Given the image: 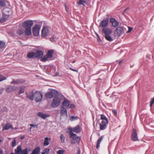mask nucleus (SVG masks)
I'll use <instances>...</instances> for the list:
<instances>
[{
  "label": "nucleus",
  "instance_id": "4c0bfd02",
  "mask_svg": "<svg viewBox=\"0 0 154 154\" xmlns=\"http://www.w3.org/2000/svg\"><path fill=\"white\" fill-rule=\"evenodd\" d=\"M28 148H26L25 149L22 150L21 154H28Z\"/></svg>",
  "mask_w": 154,
  "mask_h": 154
},
{
  "label": "nucleus",
  "instance_id": "864d4df0",
  "mask_svg": "<svg viewBox=\"0 0 154 154\" xmlns=\"http://www.w3.org/2000/svg\"><path fill=\"white\" fill-rule=\"evenodd\" d=\"M69 69L70 70H72V71H75V72H77V71L76 70L74 69H72V68H70Z\"/></svg>",
  "mask_w": 154,
  "mask_h": 154
},
{
  "label": "nucleus",
  "instance_id": "c756f323",
  "mask_svg": "<svg viewBox=\"0 0 154 154\" xmlns=\"http://www.w3.org/2000/svg\"><path fill=\"white\" fill-rule=\"evenodd\" d=\"M104 37L107 41L109 42H112L113 40V38L111 37L110 35H105Z\"/></svg>",
  "mask_w": 154,
  "mask_h": 154
},
{
  "label": "nucleus",
  "instance_id": "7ed1b4c3",
  "mask_svg": "<svg viewBox=\"0 0 154 154\" xmlns=\"http://www.w3.org/2000/svg\"><path fill=\"white\" fill-rule=\"evenodd\" d=\"M62 106L68 108H73L75 107V105L73 104H70V101L66 98H65L62 103Z\"/></svg>",
  "mask_w": 154,
  "mask_h": 154
},
{
  "label": "nucleus",
  "instance_id": "bf43d9fd",
  "mask_svg": "<svg viewBox=\"0 0 154 154\" xmlns=\"http://www.w3.org/2000/svg\"><path fill=\"white\" fill-rule=\"evenodd\" d=\"M75 60L73 61V63H75Z\"/></svg>",
  "mask_w": 154,
  "mask_h": 154
},
{
  "label": "nucleus",
  "instance_id": "09e8293b",
  "mask_svg": "<svg viewBox=\"0 0 154 154\" xmlns=\"http://www.w3.org/2000/svg\"><path fill=\"white\" fill-rule=\"evenodd\" d=\"M16 141L15 140H14L12 142V146L14 147L16 146Z\"/></svg>",
  "mask_w": 154,
  "mask_h": 154
},
{
  "label": "nucleus",
  "instance_id": "58836bf2",
  "mask_svg": "<svg viewBox=\"0 0 154 154\" xmlns=\"http://www.w3.org/2000/svg\"><path fill=\"white\" fill-rule=\"evenodd\" d=\"M60 138L61 140V142L62 143H63L65 142V137L63 134L60 135Z\"/></svg>",
  "mask_w": 154,
  "mask_h": 154
},
{
  "label": "nucleus",
  "instance_id": "c03bdc74",
  "mask_svg": "<svg viewBox=\"0 0 154 154\" xmlns=\"http://www.w3.org/2000/svg\"><path fill=\"white\" fill-rule=\"evenodd\" d=\"M6 79V78L4 77L2 75L0 74V82L5 80Z\"/></svg>",
  "mask_w": 154,
  "mask_h": 154
},
{
  "label": "nucleus",
  "instance_id": "c85d7f7f",
  "mask_svg": "<svg viewBox=\"0 0 154 154\" xmlns=\"http://www.w3.org/2000/svg\"><path fill=\"white\" fill-rule=\"evenodd\" d=\"M26 30L25 31V34L26 35H29L31 34V28H25Z\"/></svg>",
  "mask_w": 154,
  "mask_h": 154
},
{
  "label": "nucleus",
  "instance_id": "cd10ccee",
  "mask_svg": "<svg viewBox=\"0 0 154 154\" xmlns=\"http://www.w3.org/2000/svg\"><path fill=\"white\" fill-rule=\"evenodd\" d=\"M22 151L21 147L20 146H18L17 148L15 150L16 154H20Z\"/></svg>",
  "mask_w": 154,
  "mask_h": 154
},
{
  "label": "nucleus",
  "instance_id": "6e6552de",
  "mask_svg": "<svg viewBox=\"0 0 154 154\" xmlns=\"http://www.w3.org/2000/svg\"><path fill=\"white\" fill-rule=\"evenodd\" d=\"M10 10L8 8H4L2 11L3 17L4 20H6L9 17V13Z\"/></svg>",
  "mask_w": 154,
  "mask_h": 154
},
{
  "label": "nucleus",
  "instance_id": "2f4dec72",
  "mask_svg": "<svg viewBox=\"0 0 154 154\" xmlns=\"http://www.w3.org/2000/svg\"><path fill=\"white\" fill-rule=\"evenodd\" d=\"M101 119L102 120V121L108 122V119L104 115H101Z\"/></svg>",
  "mask_w": 154,
  "mask_h": 154
},
{
  "label": "nucleus",
  "instance_id": "4be33fe9",
  "mask_svg": "<svg viewBox=\"0 0 154 154\" xmlns=\"http://www.w3.org/2000/svg\"><path fill=\"white\" fill-rule=\"evenodd\" d=\"M40 150V147L38 146L33 149L31 154H39Z\"/></svg>",
  "mask_w": 154,
  "mask_h": 154
},
{
  "label": "nucleus",
  "instance_id": "f8f14e48",
  "mask_svg": "<svg viewBox=\"0 0 154 154\" xmlns=\"http://www.w3.org/2000/svg\"><path fill=\"white\" fill-rule=\"evenodd\" d=\"M108 24V20L107 19H104L100 23V26L101 27L106 28Z\"/></svg>",
  "mask_w": 154,
  "mask_h": 154
},
{
  "label": "nucleus",
  "instance_id": "e433bc0d",
  "mask_svg": "<svg viewBox=\"0 0 154 154\" xmlns=\"http://www.w3.org/2000/svg\"><path fill=\"white\" fill-rule=\"evenodd\" d=\"M5 48V43L2 41H0V48Z\"/></svg>",
  "mask_w": 154,
  "mask_h": 154
},
{
  "label": "nucleus",
  "instance_id": "39448f33",
  "mask_svg": "<svg viewBox=\"0 0 154 154\" xmlns=\"http://www.w3.org/2000/svg\"><path fill=\"white\" fill-rule=\"evenodd\" d=\"M33 24L32 20H27L24 21L22 24L23 27L25 28H31Z\"/></svg>",
  "mask_w": 154,
  "mask_h": 154
},
{
  "label": "nucleus",
  "instance_id": "de8ad7c7",
  "mask_svg": "<svg viewBox=\"0 0 154 154\" xmlns=\"http://www.w3.org/2000/svg\"><path fill=\"white\" fill-rule=\"evenodd\" d=\"M154 103V97H153V98H152V100L151 101L150 104V106L151 107L152 106L153 104Z\"/></svg>",
  "mask_w": 154,
  "mask_h": 154
},
{
  "label": "nucleus",
  "instance_id": "aec40b11",
  "mask_svg": "<svg viewBox=\"0 0 154 154\" xmlns=\"http://www.w3.org/2000/svg\"><path fill=\"white\" fill-rule=\"evenodd\" d=\"M35 57L37 58H41L43 55V52L41 50H39L35 53Z\"/></svg>",
  "mask_w": 154,
  "mask_h": 154
},
{
  "label": "nucleus",
  "instance_id": "423d86ee",
  "mask_svg": "<svg viewBox=\"0 0 154 154\" xmlns=\"http://www.w3.org/2000/svg\"><path fill=\"white\" fill-rule=\"evenodd\" d=\"M34 97L35 100L36 102H39L41 101L43 98L42 94L40 92L36 91L35 92Z\"/></svg>",
  "mask_w": 154,
  "mask_h": 154
},
{
  "label": "nucleus",
  "instance_id": "3c124183",
  "mask_svg": "<svg viewBox=\"0 0 154 154\" xmlns=\"http://www.w3.org/2000/svg\"><path fill=\"white\" fill-rule=\"evenodd\" d=\"M75 117L73 116H71L70 117V119L72 120H75Z\"/></svg>",
  "mask_w": 154,
  "mask_h": 154
},
{
  "label": "nucleus",
  "instance_id": "4468645a",
  "mask_svg": "<svg viewBox=\"0 0 154 154\" xmlns=\"http://www.w3.org/2000/svg\"><path fill=\"white\" fill-rule=\"evenodd\" d=\"M37 115L43 119H46L47 118L50 116L49 115L44 113L42 112H38L37 114Z\"/></svg>",
  "mask_w": 154,
  "mask_h": 154
},
{
  "label": "nucleus",
  "instance_id": "603ef678",
  "mask_svg": "<svg viewBox=\"0 0 154 154\" xmlns=\"http://www.w3.org/2000/svg\"><path fill=\"white\" fill-rule=\"evenodd\" d=\"M50 39L51 42H53L54 41V37H52L50 38Z\"/></svg>",
  "mask_w": 154,
  "mask_h": 154
},
{
  "label": "nucleus",
  "instance_id": "a19ab883",
  "mask_svg": "<svg viewBox=\"0 0 154 154\" xmlns=\"http://www.w3.org/2000/svg\"><path fill=\"white\" fill-rule=\"evenodd\" d=\"M5 3L4 0H1L0 1V5L2 7H4L5 6Z\"/></svg>",
  "mask_w": 154,
  "mask_h": 154
},
{
  "label": "nucleus",
  "instance_id": "f704fd0d",
  "mask_svg": "<svg viewBox=\"0 0 154 154\" xmlns=\"http://www.w3.org/2000/svg\"><path fill=\"white\" fill-rule=\"evenodd\" d=\"M48 59H49V58H48V56L46 55L44 56L43 57L41 58V61L42 62L45 61H47Z\"/></svg>",
  "mask_w": 154,
  "mask_h": 154
},
{
  "label": "nucleus",
  "instance_id": "393cba45",
  "mask_svg": "<svg viewBox=\"0 0 154 154\" xmlns=\"http://www.w3.org/2000/svg\"><path fill=\"white\" fill-rule=\"evenodd\" d=\"M10 128L13 129L12 125L9 123H8L6 124L3 127V130H7L9 129Z\"/></svg>",
  "mask_w": 154,
  "mask_h": 154
},
{
  "label": "nucleus",
  "instance_id": "0e129e2a",
  "mask_svg": "<svg viewBox=\"0 0 154 154\" xmlns=\"http://www.w3.org/2000/svg\"><path fill=\"white\" fill-rule=\"evenodd\" d=\"M2 140H1L0 139V143L1 142Z\"/></svg>",
  "mask_w": 154,
  "mask_h": 154
},
{
  "label": "nucleus",
  "instance_id": "f03ea898",
  "mask_svg": "<svg viewBox=\"0 0 154 154\" xmlns=\"http://www.w3.org/2000/svg\"><path fill=\"white\" fill-rule=\"evenodd\" d=\"M70 137L71 138V142L72 144H75L76 143H79L80 140V138L79 137L77 136V135L75 134H71L69 135Z\"/></svg>",
  "mask_w": 154,
  "mask_h": 154
},
{
  "label": "nucleus",
  "instance_id": "ea45409f",
  "mask_svg": "<svg viewBox=\"0 0 154 154\" xmlns=\"http://www.w3.org/2000/svg\"><path fill=\"white\" fill-rule=\"evenodd\" d=\"M49 151L50 149H46L44 150L43 152L41 154H48Z\"/></svg>",
  "mask_w": 154,
  "mask_h": 154
},
{
  "label": "nucleus",
  "instance_id": "774afa93",
  "mask_svg": "<svg viewBox=\"0 0 154 154\" xmlns=\"http://www.w3.org/2000/svg\"><path fill=\"white\" fill-rule=\"evenodd\" d=\"M23 127H22V128H21V129H23Z\"/></svg>",
  "mask_w": 154,
  "mask_h": 154
},
{
  "label": "nucleus",
  "instance_id": "9b49d317",
  "mask_svg": "<svg viewBox=\"0 0 154 154\" xmlns=\"http://www.w3.org/2000/svg\"><path fill=\"white\" fill-rule=\"evenodd\" d=\"M108 122L102 121L100 124V129L101 130H104L107 127V125L108 124Z\"/></svg>",
  "mask_w": 154,
  "mask_h": 154
},
{
  "label": "nucleus",
  "instance_id": "dca6fc26",
  "mask_svg": "<svg viewBox=\"0 0 154 154\" xmlns=\"http://www.w3.org/2000/svg\"><path fill=\"white\" fill-rule=\"evenodd\" d=\"M25 81L23 79H18L15 80L14 79H12V81L11 82V84H14L15 85L22 84L24 83Z\"/></svg>",
  "mask_w": 154,
  "mask_h": 154
},
{
  "label": "nucleus",
  "instance_id": "49530a36",
  "mask_svg": "<svg viewBox=\"0 0 154 154\" xmlns=\"http://www.w3.org/2000/svg\"><path fill=\"white\" fill-rule=\"evenodd\" d=\"M112 112L114 115L115 116H117V111L116 110H113L112 111Z\"/></svg>",
  "mask_w": 154,
  "mask_h": 154
},
{
  "label": "nucleus",
  "instance_id": "bb28decb",
  "mask_svg": "<svg viewBox=\"0 0 154 154\" xmlns=\"http://www.w3.org/2000/svg\"><path fill=\"white\" fill-rule=\"evenodd\" d=\"M81 131V127L78 125L73 128V132L76 133H78Z\"/></svg>",
  "mask_w": 154,
  "mask_h": 154
},
{
  "label": "nucleus",
  "instance_id": "f3484780",
  "mask_svg": "<svg viewBox=\"0 0 154 154\" xmlns=\"http://www.w3.org/2000/svg\"><path fill=\"white\" fill-rule=\"evenodd\" d=\"M60 115L62 116L65 115L66 116H67L68 114L67 113V111L65 108L63 107H62L61 108Z\"/></svg>",
  "mask_w": 154,
  "mask_h": 154
},
{
  "label": "nucleus",
  "instance_id": "c9c22d12",
  "mask_svg": "<svg viewBox=\"0 0 154 154\" xmlns=\"http://www.w3.org/2000/svg\"><path fill=\"white\" fill-rule=\"evenodd\" d=\"M25 87L24 86H21L20 87V90L19 92V94L23 93L24 92Z\"/></svg>",
  "mask_w": 154,
  "mask_h": 154
},
{
  "label": "nucleus",
  "instance_id": "473e14b6",
  "mask_svg": "<svg viewBox=\"0 0 154 154\" xmlns=\"http://www.w3.org/2000/svg\"><path fill=\"white\" fill-rule=\"evenodd\" d=\"M86 3V0H79L78 5H85V4Z\"/></svg>",
  "mask_w": 154,
  "mask_h": 154
},
{
  "label": "nucleus",
  "instance_id": "72a5a7b5",
  "mask_svg": "<svg viewBox=\"0 0 154 154\" xmlns=\"http://www.w3.org/2000/svg\"><path fill=\"white\" fill-rule=\"evenodd\" d=\"M38 124L33 125L32 124H30L29 125L30 126V131H31V130L32 128H38Z\"/></svg>",
  "mask_w": 154,
  "mask_h": 154
},
{
  "label": "nucleus",
  "instance_id": "13d9d810",
  "mask_svg": "<svg viewBox=\"0 0 154 154\" xmlns=\"http://www.w3.org/2000/svg\"><path fill=\"white\" fill-rule=\"evenodd\" d=\"M59 74V73H58L55 76H57L58 75V74Z\"/></svg>",
  "mask_w": 154,
  "mask_h": 154
},
{
  "label": "nucleus",
  "instance_id": "ddd939ff",
  "mask_svg": "<svg viewBox=\"0 0 154 154\" xmlns=\"http://www.w3.org/2000/svg\"><path fill=\"white\" fill-rule=\"evenodd\" d=\"M27 97L31 100H33L34 97L35 96V92L34 93L33 91H31L29 93L26 92V93Z\"/></svg>",
  "mask_w": 154,
  "mask_h": 154
},
{
  "label": "nucleus",
  "instance_id": "9d476101",
  "mask_svg": "<svg viewBox=\"0 0 154 154\" xmlns=\"http://www.w3.org/2000/svg\"><path fill=\"white\" fill-rule=\"evenodd\" d=\"M131 138L132 140L134 141H136L138 140L137 134L135 129H133L132 130Z\"/></svg>",
  "mask_w": 154,
  "mask_h": 154
},
{
  "label": "nucleus",
  "instance_id": "4d7b16f0",
  "mask_svg": "<svg viewBox=\"0 0 154 154\" xmlns=\"http://www.w3.org/2000/svg\"><path fill=\"white\" fill-rule=\"evenodd\" d=\"M65 7L66 10L67 12H68V8H67V7H66V5L65 6Z\"/></svg>",
  "mask_w": 154,
  "mask_h": 154
},
{
  "label": "nucleus",
  "instance_id": "6e6d98bb",
  "mask_svg": "<svg viewBox=\"0 0 154 154\" xmlns=\"http://www.w3.org/2000/svg\"><path fill=\"white\" fill-rule=\"evenodd\" d=\"M0 154H3V151L1 149H0Z\"/></svg>",
  "mask_w": 154,
  "mask_h": 154
},
{
  "label": "nucleus",
  "instance_id": "e2e57ef3",
  "mask_svg": "<svg viewBox=\"0 0 154 154\" xmlns=\"http://www.w3.org/2000/svg\"><path fill=\"white\" fill-rule=\"evenodd\" d=\"M23 137H21V139H23Z\"/></svg>",
  "mask_w": 154,
  "mask_h": 154
},
{
  "label": "nucleus",
  "instance_id": "2eb2a0df",
  "mask_svg": "<svg viewBox=\"0 0 154 154\" xmlns=\"http://www.w3.org/2000/svg\"><path fill=\"white\" fill-rule=\"evenodd\" d=\"M102 32L105 35H110L112 33V30L108 28H103L102 30Z\"/></svg>",
  "mask_w": 154,
  "mask_h": 154
},
{
  "label": "nucleus",
  "instance_id": "8fccbe9b",
  "mask_svg": "<svg viewBox=\"0 0 154 154\" xmlns=\"http://www.w3.org/2000/svg\"><path fill=\"white\" fill-rule=\"evenodd\" d=\"M128 30L127 32L128 33L130 32L133 29V28H131V27H128Z\"/></svg>",
  "mask_w": 154,
  "mask_h": 154
},
{
  "label": "nucleus",
  "instance_id": "79ce46f5",
  "mask_svg": "<svg viewBox=\"0 0 154 154\" xmlns=\"http://www.w3.org/2000/svg\"><path fill=\"white\" fill-rule=\"evenodd\" d=\"M24 33V30L23 29H20L17 31V33L19 35H22Z\"/></svg>",
  "mask_w": 154,
  "mask_h": 154
},
{
  "label": "nucleus",
  "instance_id": "1a4fd4ad",
  "mask_svg": "<svg viewBox=\"0 0 154 154\" xmlns=\"http://www.w3.org/2000/svg\"><path fill=\"white\" fill-rule=\"evenodd\" d=\"M124 33V31L123 28L122 27L120 26L117 27L114 32L115 35L118 37L120 36Z\"/></svg>",
  "mask_w": 154,
  "mask_h": 154
},
{
  "label": "nucleus",
  "instance_id": "a211bd4d",
  "mask_svg": "<svg viewBox=\"0 0 154 154\" xmlns=\"http://www.w3.org/2000/svg\"><path fill=\"white\" fill-rule=\"evenodd\" d=\"M110 22L114 27H116L119 25V22L115 18H111L110 19Z\"/></svg>",
  "mask_w": 154,
  "mask_h": 154
},
{
  "label": "nucleus",
  "instance_id": "680f3d73",
  "mask_svg": "<svg viewBox=\"0 0 154 154\" xmlns=\"http://www.w3.org/2000/svg\"><path fill=\"white\" fill-rule=\"evenodd\" d=\"M15 129H17V128H14Z\"/></svg>",
  "mask_w": 154,
  "mask_h": 154
},
{
  "label": "nucleus",
  "instance_id": "412c9836",
  "mask_svg": "<svg viewBox=\"0 0 154 154\" xmlns=\"http://www.w3.org/2000/svg\"><path fill=\"white\" fill-rule=\"evenodd\" d=\"M48 32V28L46 27H44L42 31V36L44 37L47 36Z\"/></svg>",
  "mask_w": 154,
  "mask_h": 154
},
{
  "label": "nucleus",
  "instance_id": "0eeeda50",
  "mask_svg": "<svg viewBox=\"0 0 154 154\" xmlns=\"http://www.w3.org/2000/svg\"><path fill=\"white\" fill-rule=\"evenodd\" d=\"M41 27L37 24L35 25L33 27L32 31L34 35L38 36L39 35Z\"/></svg>",
  "mask_w": 154,
  "mask_h": 154
},
{
  "label": "nucleus",
  "instance_id": "b1692460",
  "mask_svg": "<svg viewBox=\"0 0 154 154\" xmlns=\"http://www.w3.org/2000/svg\"><path fill=\"white\" fill-rule=\"evenodd\" d=\"M54 53V51L53 50H51L48 51L46 55L48 56V58L50 59L52 57L53 54Z\"/></svg>",
  "mask_w": 154,
  "mask_h": 154
},
{
  "label": "nucleus",
  "instance_id": "20e7f679",
  "mask_svg": "<svg viewBox=\"0 0 154 154\" xmlns=\"http://www.w3.org/2000/svg\"><path fill=\"white\" fill-rule=\"evenodd\" d=\"M60 98L57 97H55L53 100L51 106L53 108H56L60 105Z\"/></svg>",
  "mask_w": 154,
  "mask_h": 154
},
{
  "label": "nucleus",
  "instance_id": "f257e3e1",
  "mask_svg": "<svg viewBox=\"0 0 154 154\" xmlns=\"http://www.w3.org/2000/svg\"><path fill=\"white\" fill-rule=\"evenodd\" d=\"M59 92L55 90H53L46 93L45 94V97L47 98L50 99L52 98L54 96H59Z\"/></svg>",
  "mask_w": 154,
  "mask_h": 154
},
{
  "label": "nucleus",
  "instance_id": "6ab92c4d",
  "mask_svg": "<svg viewBox=\"0 0 154 154\" xmlns=\"http://www.w3.org/2000/svg\"><path fill=\"white\" fill-rule=\"evenodd\" d=\"M16 89V87L14 86L8 85L6 89L7 92H10Z\"/></svg>",
  "mask_w": 154,
  "mask_h": 154
},
{
  "label": "nucleus",
  "instance_id": "5fc2aeb1",
  "mask_svg": "<svg viewBox=\"0 0 154 154\" xmlns=\"http://www.w3.org/2000/svg\"><path fill=\"white\" fill-rule=\"evenodd\" d=\"M119 61V65H120L121 64V63L122 62V60H118ZM118 61H117V62H118Z\"/></svg>",
  "mask_w": 154,
  "mask_h": 154
},
{
  "label": "nucleus",
  "instance_id": "a18cd8bd",
  "mask_svg": "<svg viewBox=\"0 0 154 154\" xmlns=\"http://www.w3.org/2000/svg\"><path fill=\"white\" fill-rule=\"evenodd\" d=\"M68 130L69 131V135L71 134H74L73 132V128H68Z\"/></svg>",
  "mask_w": 154,
  "mask_h": 154
},
{
  "label": "nucleus",
  "instance_id": "052dcab7",
  "mask_svg": "<svg viewBox=\"0 0 154 154\" xmlns=\"http://www.w3.org/2000/svg\"><path fill=\"white\" fill-rule=\"evenodd\" d=\"M42 22H40V23L41 24V25L42 24Z\"/></svg>",
  "mask_w": 154,
  "mask_h": 154
},
{
  "label": "nucleus",
  "instance_id": "5701e85b",
  "mask_svg": "<svg viewBox=\"0 0 154 154\" xmlns=\"http://www.w3.org/2000/svg\"><path fill=\"white\" fill-rule=\"evenodd\" d=\"M104 137L103 136H101L100 137L97 141V143L96 144V148L97 149H98L99 148L100 146V143L103 140V139L104 138Z\"/></svg>",
  "mask_w": 154,
  "mask_h": 154
},
{
  "label": "nucleus",
  "instance_id": "37998d69",
  "mask_svg": "<svg viewBox=\"0 0 154 154\" xmlns=\"http://www.w3.org/2000/svg\"><path fill=\"white\" fill-rule=\"evenodd\" d=\"M65 151L64 150H59L57 151V154H64Z\"/></svg>",
  "mask_w": 154,
  "mask_h": 154
},
{
  "label": "nucleus",
  "instance_id": "7c9ffc66",
  "mask_svg": "<svg viewBox=\"0 0 154 154\" xmlns=\"http://www.w3.org/2000/svg\"><path fill=\"white\" fill-rule=\"evenodd\" d=\"M34 56H35V53L33 52L29 53L27 55V57L29 58H33Z\"/></svg>",
  "mask_w": 154,
  "mask_h": 154
},
{
  "label": "nucleus",
  "instance_id": "338daca9",
  "mask_svg": "<svg viewBox=\"0 0 154 154\" xmlns=\"http://www.w3.org/2000/svg\"><path fill=\"white\" fill-rule=\"evenodd\" d=\"M23 127H22V128H21V129H23Z\"/></svg>",
  "mask_w": 154,
  "mask_h": 154
},
{
  "label": "nucleus",
  "instance_id": "69168bd1",
  "mask_svg": "<svg viewBox=\"0 0 154 154\" xmlns=\"http://www.w3.org/2000/svg\"><path fill=\"white\" fill-rule=\"evenodd\" d=\"M126 10H127V9H125V11H126Z\"/></svg>",
  "mask_w": 154,
  "mask_h": 154
},
{
  "label": "nucleus",
  "instance_id": "a878e982",
  "mask_svg": "<svg viewBox=\"0 0 154 154\" xmlns=\"http://www.w3.org/2000/svg\"><path fill=\"white\" fill-rule=\"evenodd\" d=\"M51 139L50 138H48L46 137L45 138V140L43 143V145L44 146H48L49 144V140H50Z\"/></svg>",
  "mask_w": 154,
  "mask_h": 154
}]
</instances>
